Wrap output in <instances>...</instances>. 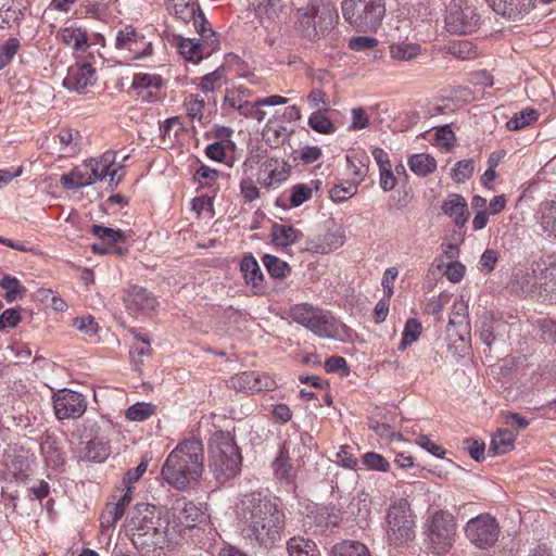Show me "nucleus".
Here are the masks:
<instances>
[{
    "mask_svg": "<svg viewBox=\"0 0 556 556\" xmlns=\"http://www.w3.org/2000/svg\"><path fill=\"white\" fill-rule=\"evenodd\" d=\"M60 182L66 189H78L91 185V181L87 180L86 174L81 170H73L67 175H62Z\"/></svg>",
    "mask_w": 556,
    "mask_h": 556,
    "instance_id": "47",
    "label": "nucleus"
},
{
    "mask_svg": "<svg viewBox=\"0 0 556 556\" xmlns=\"http://www.w3.org/2000/svg\"><path fill=\"white\" fill-rule=\"evenodd\" d=\"M301 232L291 225L274 224L270 230L273 242L277 247H288L293 244L301 237Z\"/></svg>",
    "mask_w": 556,
    "mask_h": 556,
    "instance_id": "23",
    "label": "nucleus"
},
{
    "mask_svg": "<svg viewBox=\"0 0 556 556\" xmlns=\"http://www.w3.org/2000/svg\"><path fill=\"white\" fill-rule=\"evenodd\" d=\"M263 263L274 278H285L290 273L289 264L277 256L266 254L263 256Z\"/></svg>",
    "mask_w": 556,
    "mask_h": 556,
    "instance_id": "42",
    "label": "nucleus"
},
{
    "mask_svg": "<svg viewBox=\"0 0 556 556\" xmlns=\"http://www.w3.org/2000/svg\"><path fill=\"white\" fill-rule=\"evenodd\" d=\"M85 168L87 180H90L91 185L94 184L97 180H102L104 177L108 176V170L100 166V164L97 163V160H90L88 163L85 164Z\"/></svg>",
    "mask_w": 556,
    "mask_h": 556,
    "instance_id": "64",
    "label": "nucleus"
},
{
    "mask_svg": "<svg viewBox=\"0 0 556 556\" xmlns=\"http://www.w3.org/2000/svg\"><path fill=\"white\" fill-rule=\"evenodd\" d=\"M337 18L338 14L331 8L324 5L320 9L315 3H309L296 11L298 29L309 39H315L332 28Z\"/></svg>",
    "mask_w": 556,
    "mask_h": 556,
    "instance_id": "7",
    "label": "nucleus"
},
{
    "mask_svg": "<svg viewBox=\"0 0 556 556\" xmlns=\"http://www.w3.org/2000/svg\"><path fill=\"white\" fill-rule=\"evenodd\" d=\"M115 48L128 51L131 60H140L152 54V43L131 25L118 29L115 36Z\"/></svg>",
    "mask_w": 556,
    "mask_h": 556,
    "instance_id": "12",
    "label": "nucleus"
},
{
    "mask_svg": "<svg viewBox=\"0 0 556 556\" xmlns=\"http://www.w3.org/2000/svg\"><path fill=\"white\" fill-rule=\"evenodd\" d=\"M344 20L358 31L376 30L384 16L382 0H343L341 4Z\"/></svg>",
    "mask_w": 556,
    "mask_h": 556,
    "instance_id": "6",
    "label": "nucleus"
},
{
    "mask_svg": "<svg viewBox=\"0 0 556 556\" xmlns=\"http://www.w3.org/2000/svg\"><path fill=\"white\" fill-rule=\"evenodd\" d=\"M248 96V89L239 88L236 90H228L224 98V104L239 111L243 102L247 100Z\"/></svg>",
    "mask_w": 556,
    "mask_h": 556,
    "instance_id": "58",
    "label": "nucleus"
},
{
    "mask_svg": "<svg viewBox=\"0 0 556 556\" xmlns=\"http://www.w3.org/2000/svg\"><path fill=\"white\" fill-rule=\"evenodd\" d=\"M187 114L191 118L201 119L204 110V100L190 94L185 101Z\"/></svg>",
    "mask_w": 556,
    "mask_h": 556,
    "instance_id": "60",
    "label": "nucleus"
},
{
    "mask_svg": "<svg viewBox=\"0 0 556 556\" xmlns=\"http://www.w3.org/2000/svg\"><path fill=\"white\" fill-rule=\"evenodd\" d=\"M448 53L460 60H469L477 55L473 45L469 41H459L451 45Z\"/></svg>",
    "mask_w": 556,
    "mask_h": 556,
    "instance_id": "51",
    "label": "nucleus"
},
{
    "mask_svg": "<svg viewBox=\"0 0 556 556\" xmlns=\"http://www.w3.org/2000/svg\"><path fill=\"white\" fill-rule=\"evenodd\" d=\"M224 72V67H218L216 71L205 75L201 80L202 91L213 92L216 88H219L222 86Z\"/></svg>",
    "mask_w": 556,
    "mask_h": 556,
    "instance_id": "56",
    "label": "nucleus"
},
{
    "mask_svg": "<svg viewBox=\"0 0 556 556\" xmlns=\"http://www.w3.org/2000/svg\"><path fill=\"white\" fill-rule=\"evenodd\" d=\"M162 78L159 75L152 74H135L131 83V87L134 89H142V88H161Z\"/></svg>",
    "mask_w": 556,
    "mask_h": 556,
    "instance_id": "49",
    "label": "nucleus"
},
{
    "mask_svg": "<svg viewBox=\"0 0 556 556\" xmlns=\"http://www.w3.org/2000/svg\"><path fill=\"white\" fill-rule=\"evenodd\" d=\"M306 328L320 338H336L338 333L336 318L319 308Z\"/></svg>",
    "mask_w": 556,
    "mask_h": 556,
    "instance_id": "19",
    "label": "nucleus"
},
{
    "mask_svg": "<svg viewBox=\"0 0 556 556\" xmlns=\"http://www.w3.org/2000/svg\"><path fill=\"white\" fill-rule=\"evenodd\" d=\"M475 169V162L471 159L468 160H462L457 162L452 169V178L456 182H464L468 180L473 173Z\"/></svg>",
    "mask_w": 556,
    "mask_h": 556,
    "instance_id": "48",
    "label": "nucleus"
},
{
    "mask_svg": "<svg viewBox=\"0 0 556 556\" xmlns=\"http://www.w3.org/2000/svg\"><path fill=\"white\" fill-rule=\"evenodd\" d=\"M493 10L509 17L529 11V3L526 0H486Z\"/></svg>",
    "mask_w": 556,
    "mask_h": 556,
    "instance_id": "29",
    "label": "nucleus"
},
{
    "mask_svg": "<svg viewBox=\"0 0 556 556\" xmlns=\"http://www.w3.org/2000/svg\"><path fill=\"white\" fill-rule=\"evenodd\" d=\"M110 450L106 442L99 439L90 440L86 447L84 459L88 462L101 463L108 458Z\"/></svg>",
    "mask_w": 556,
    "mask_h": 556,
    "instance_id": "37",
    "label": "nucleus"
},
{
    "mask_svg": "<svg viewBox=\"0 0 556 556\" xmlns=\"http://www.w3.org/2000/svg\"><path fill=\"white\" fill-rule=\"evenodd\" d=\"M480 14L467 0H452L445 15V27L448 33L466 35L478 29Z\"/></svg>",
    "mask_w": 556,
    "mask_h": 556,
    "instance_id": "8",
    "label": "nucleus"
},
{
    "mask_svg": "<svg viewBox=\"0 0 556 556\" xmlns=\"http://www.w3.org/2000/svg\"><path fill=\"white\" fill-rule=\"evenodd\" d=\"M308 126L318 134L330 135L336 131V126L325 114L324 110L314 111L307 121Z\"/></svg>",
    "mask_w": 556,
    "mask_h": 556,
    "instance_id": "35",
    "label": "nucleus"
},
{
    "mask_svg": "<svg viewBox=\"0 0 556 556\" xmlns=\"http://www.w3.org/2000/svg\"><path fill=\"white\" fill-rule=\"evenodd\" d=\"M53 408L59 420L76 419L84 415L87 402L81 393L70 389H62L52 396Z\"/></svg>",
    "mask_w": 556,
    "mask_h": 556,
    "instance_id": "11",
    "label": "nucleus"
},
{
    "mask_svg": "<svg viewBox=\"0 0 556 556\" xmlns=\"http://www.w3.org/2000/svg\"><path fill=\"white\" fill-rule=\"evenodd\" d=\"M515 434L509 430H498L491 440L489 454L502 455L514 448Z\"/></svg>",
    "mask_w": 556,
    "mask_h": 556,
    "instance_id": "30",
    "label": "nucleus"
},
{
    "mask_svg": "<svg viewBox=\"0 0 556 556\" xmlns=\"http://www.w3.org/2000/svg\"><path fill=\"white\" fill-rule=\"evenodd\" d=\"M91 232L111 248L117 242H125L127 239L126 233L121 229H113L102 225H93Z\"/></svg>",
    "mask_w": 556,
    "mask_h": 556,
    "instance_id": "33",
    "label": "nucleus"
},
{
    "mask_svg": "<svg viewBox=\"0 0 556 556\" xmlns=\"http://www.w3.org/2000/svg\"><path fill=\"white\" fill-rule=\"evenodd\" d=\"M421 325L415 319L410 318L406 321L402 340L399 344V350L404 351L413 342L417 341L420 336Z\"/></svg>",
    "mask_w": 556,
    "mask_h": 556,
    "instance_id": "45",
    "label": "nucleus"
},
{
    "mask_svg": "<svg viewBox=\"0 0 556 556\" xmlns=\"http://www.w3.org/2000/svg\"><path fill=\"white\" fill-rule=\"evenodd\" d=\"M0 286L5 290V300L14 302L22 299L26 294V288L21 285L20 280L10 275H4L0 281Z\"/></svg>",
    "mask_w": 556,
    "mask_h": 556,
    "instance_id": "39",
    "label": "nucleus"
},
{
    "mask_svg": "<svg viewBox=\"0 0 556 556\" xmlns=\"http://www.w3.org/2000/svg\"><path fill=\"white\" fill-rule=\"evenodd\" d=\"M253 382H255L254 371H244L229 379L231 388L244 392H252Z\"/></svg>",
    "mask_w": 556,
    "mask_h": 556,
    "instance_id": "50",
    "label": "nucleus"
},
{
    "mask_svg": "<svg viewBox=\"0 0 556 556\" xmlns=\"http://www.w3.org/2000/svg\"><path fill=\"white\" fill-rule=\"evenodd\" d=\"M312 198V188L304 184H298L293 186L290 204L293 207H298Z\"/></svg>",
    "mask_w": 556,
    "mask_h": 556,
    "instance_id": "57",
    "label": "nucleus"
},
{
    "mask_svg": "<svg viewBox=\"0 0 556 556\" xmlns=\"http://www.w3.org/2000/svg\"><path fill=\"white\" fill-rule=\"evenodd\" d=\"M290 468L291 466L289 464V452L283 446L279 451V454L274 462V469L278 477L287 478L289 476Z\"/></svg>",
    "mask_w": 556,
    "mask_h": 556,
    "instance_id": "59",
    "label": "nucleus"
},
{
    "mask_svg": "<svg viewBox=\"0 0 556 556\" xmlns=\"http://www.w3.org/2000/svg\"><path fill=\"white\" fill-rule=\"evenodd\" d=\"M21 17L22 10L16 5V0H0V28L11 27Z\"/></svg>",
    "mask_w": 556,
    "mask_h": 556,
    "instance_id": "31",
    "label": "nucleus"
},
{
    "mask_svg": "<svg viewBox=\"0 0 556 556\" xmlns=\"http://www.w3.org/2000/svg\"><path fill=\"white\" fill-rule=\"evenodd\" d=\"M204 453L202 442L188 439L179 443L167 456L161 475L176 490H186L197 481L204 469Z\"/></svg>",
    "mask_w": 556,
    "mask_h": 556,
    "instance_id": "2",
    "label": "nucleus"
},
{
    "mask_svg": "<svg viewBox=\"0 0 556 556\" xmlns=\"http://www.w3.org/2000/svg\"><path fill=\"white\" fill-rule=\"evenodd\" d=\"M40 451L47 465L58 469L64 465V454L59 440L51 434H46L40 443Z\"/></svg>",
    "mask_w": 556,
    "mask_h": 556,
    "instance_id": "20",
    "label": "nucleus"
},
{
    "mask_svg": "<svg viewBox=\"0 0 556 556\" xmlns=\"http://www.w3.org/2000/svg\"><path fill=\"white\" fill-rule=\"evenodd\" d=\"M174 520L187 528H193L205 521L204 513L191 501L186 497H177L170 507Z\"/></svg>",
    "mask_w": 556,
    "mask_h": 556,
    "instance_id": "14",
    "label": "nucleus"
},
{
    "mask_svg": "<svg viewBox=\"0 0 556 556\" xmlns=\"http://www.w3.org/2000/svg\"><path fill=\"white\" fill-rule=\"evenodd\" d=\"M169 521L161 510L148 503L138 504L129 519L132 544L141 551L164 548L170 541Z\"/></svg>",
    "mask_w": 556,
    "mask_h": 556,
    "instance_id": "3",
    "label": "nucleus"
},
{
    "mask_svg": "<svg viewBox=\"0 0 556 556\" xmlns=\"http://www.w3.org/2000/svg\"><path fill=\"white\" fill-rule=\"evenodd\" d=\"M344 243V236L340 231L326 232L323 236L321 243L318 249L321 253H328L340 248Z\"/></svg>",
    "mask_w": 556,
    "mask_h": 556,
    "instance_id": "52",
    "label": "nucleus"
},
{
    "mask_svg": "<svg viewBox=\"0 0 556 556\" xmlns=\"http://www.w3.org/2000/svg\"><path fill=\"white\" fill-rule=\"evenodd\" d=\"M478 333L481 341L491 348L494 340V320L491 316L485 315L480 319Z\"/></svg>",
    "mask_w": 556,
    "mask_h": 556,
    "instance_id": "55",
    "label": "nucleus"
},
{
    "mask_svg": "<svg viewBox=\"0 0 556 556\" xmlns=\"http://www.w3.org/2000/svg\"><path fill=\"white\" fill-rule=\"evenodd\" d=\"M539 213L543 231L556 239V199L542 203Z\"/></svg>",
    "mask_w": 556,
    "mask_h": 556,
    "instance_id": "28",
    "label": "nucleus"
},
{
    "mask_svg": "<svg viewBox=\"0 0 556 556\" xmlns=\"http://www.w3.org/2000/svg\"><path fill=\"white\" fill-rule=\"evenodd\" d=\"M456 532L454 516L445 510L435 511L429 520L427 535L431 548L440 554L453 545Z\"/></svg>",
    "mask_w": 556,
    "mask_h": 556,
    "instance_id": "9",
    "label": "nucleus"
},
{
    "mask_svg": "<svg viewBox=\"0 0 556 556\" xmlns=\"http://www.w3.org/2000/svg\"><path fill=\"white\" fill-rule=\"evenodd\" d=\"M279 2L280 0H253L251 5L260 24L265 28L269 29L273 26L274 33L280 31L278 24L279 20Z\"/></svg>",
    "mask_w": 556,
    "mask_h": 556,
    "instance_id": "17",
    "label": "nucleus"
},
{
    "mask_svg": "<svg viewBox=\"0 0 556 556\" xmlns=\"http://www.w3.org/2000/svg\"><path fill=\"white\" fill-rule=\"evenodd\" d=\"M124 303L131 315L148 314L157 306L155 296L147 289L138 286H131L125 291Z\"/></svg>",
    "mask_w": 556,
    "mask_h": 556,
    "instance_id": "13",
    "label": "nucleus"
},
{
    "mask_svg": "<svg viewBox=\"0 0 556 556\" xmlns=\"http://www.w3.org/2000/svg\"><path fill=\"white\" fill-rule=\"evenodd\" d=\"M317 307L309 304H296L290 309V316L296 324L306 328V325L312 321V317L315 316Z\"/></svg>",
    "mask_w": 556,
    "mask_h": 556,
    "instance_id": "44",
    "label": "nucleus"
},
{
    "mask_svg": "<svg viewBox=\"0 0 556 556\" xmlns=\"http://www.w3.org/2000/svg\"><path fill=\"white\" fill-rule=\"evenodd\" d=\"M242 456L235 438L225 431H216L210 440V468L219 481L236 477L241 470Z\"/></svg>",
    "mask_w": 556,
    "mask_h": 556,
    "instance_id": "4",
    "label": "nucleus"
},
{
    "mask_svg": "<svg viewBox=\"0 0 556 556\" xmlns=\"http://www.w3.org/2000/svg\"><path fill=\"white\" fill-rule=\"evenodd\" d=\"M255 382H253L252 393L270 391L277 388L276 381L266 374L254 371Z\"/></svg>",
    "mask_w": 556,
    "mask_h": 556,
    "instance_id": "62",
    "label": "nucleus"
},
{
    "mask_svg": "<svg viewBox=\"0 0 556 556\" xmlns=\"http://www.w3.org/2000/svg\"><path fill=\"white\" fill-rule=\"evenodd\" d=\"M240 268L247 283H251L253 287L261 285L263 281V274L253 256H244L241 261Z\"/></svg>",
    "mask_w": 556,
    "mask_h": 556,
    "instance_id": "32",
    "label": "nucleus"
},
{
    "mask_svg": "<svg viewBox=\"0 0 556 556\" xmlns=\"http://www.w3.org/2000/svg\"><path fill=\"white\" fill-rule=\"evenodd\" d=\"M96 71L89 63H84L76 67L68 70L67 76L63 80V86L71 91L85 93L88 87L92 86L96 81Z\"/></svg>",
    "mask_w": 556,
    "mask_h": 556,
    "instance_id": "15",
    "label": "nucleus"
},
{
    "mask_svg": "<svg viewBox=\"0 0 556 556\" xmlns=\"http://www.w3.org/2000/svg\"><path fill=\"white\" fill-rule=\"evenodd\" d=\"M260 173L263 175L261 184L270 188L286 181L290 175V166L277 157H268L260 165Z\"/></svg>",
    "mask_w": 556,
    "mask_h": 556,
    "instance_id": "16",
    "label": "nucleus"
},
{
    "mask_svg": "<svg viewBox=\"0 0 556 556\" xmlns=\"http://www.w3.org/2000/svg\"><path fill=\"white\" fill-rule=\"evenodd\" d=\"M356 192V186H348L344 187L342 185L333 186L330 191V198L332 201L337 203H342L346 201L348 199L352 198Z\"/></svg>",
    "mask_w": 556,
    "mask_h": 556,
    "instance_id": "61",
    "label": "nucleus"
},
{
    "mask_svg": "<svg viewBox=\"0 0 556 556\" xmlns=\"http://www.w3.org/2000/svg\"><path fill=\"white\" fill-rule=\"evenodd\" d=\"M287 549L290 556H320L315 542L303 536L291 538Z\"/></svg>",
    "mask_w": 556,
    "mask_h": 556,
    "instance_id": "26",
    "label": "nucleus"
},
{
    "mask_svg": "<svg viewBox=\"0 0 556 556\" xmlns=\"http://www.w3.org/2000/svg\"><path fill=\"white\" fill-rule=\"evenodd\" d=\"M132 488L128 486L124 495L114 505H108L101 515L102 527H114L115 523L123 517L126 507L131 502Z\"/></svg>",
    "mask_w": 556,
    "mask_h": 556,
    "instance_id": "22",
    "label": "nucleus"
},
{
    "mask_svg": "<svg viewBox=\"0 0 556 556\" xmlns=\"http://www.w3.org/2000/svg\"><path fill=\"white\" fill-rule=\"evenodd\" d=\"M363 463L371 470L387 472L390 468V463L382 455L375 452L365 453Z\"/></svg>",
    "mask_w": 556,
    "mask_h": 556,
    "instance_id": "54",
    "label": "nucleus"
},
{
    "mask_svg": "<svg viewBox=\"0 0 556 556\" xmlns=\"http://www.w3.org/2000/svg\"><path fill=\"white\" fill-rule=\"evenodd\" d=\"M178 48L180 54L188 61L199 62L203 59L204 47L194 39H181Z\"/></svg>",
    "mask_w": 556,
    "mask_h": 556,
    "instance_id": "41",
    "label": "nucleus"
},
{
    "mask_svg": "<svg viewBox=\"0 0 556 556\" xmlns=\"http://www.w3.org/2000/svg\"><path fill=\"white\" fill-rule=\"evenodd\" d=\"M378 45V40L374 37L357 36L353 37L349 41V48L353 51H365L375 48Z\"/></svg>",
    "mask_w": 556,
    "mask_h": 556,
    "instance_id": "63",
    "label": "nucleus"
},
{
    "mask_svg": "<svg viewBox=\"0 0 556 556\" xmlns=\"http://www.w3.org/2000/svg\"><path fill=\"white\" fill-rule=\"evenodd\" d=\"M331 556H369V552L361 542L343 541L332 547Z\"/></svg>",
    "mask_w": 556,
    "mask_h": 556,
    "instance_id": "34",
    "label": "nucleus"
},
{
    "mask_svg": "<svg viewBox=\"0 0 556 556\" xmlns=\"http://www.w3.org/2000/svg\"><path fill=\"white\" fill-rule=\"evenodd\" d=\"M416 516L405 498L393 502L386 514V538L390 545L404 546L415 538Z\"/></svg>",
    "mask_w": 556,
    "mask_h": 556,
    "instance_id": "5",
    "label": "nucleus"
},
{
    "mask_svg": "<svg viewBox=\"0 0 556 556\" xmlns=\"http://www.w3.org/2000/svg\"><path fill=\"white\" fill-rule=\"evenodd\" d=\"M540 296L549 302H556V265L541 270L539 276Z\"/></svg>",
    "mask_w": 556,
    "mask_h": 556,
    "instance_id": "24",
    "label": "nucleus"
},
{
    "mask_svg": "<svg viewBox=\"0 0 556 556\" xmlns=\"http://www.w3.org/2000/svg\"><path fill=\"white\" fill-rule=\"evenodd\" d=\"M167 10L182 22L189 23L200 7L193 0H167Z\"/></svg>",
    "mask_w": 556,
    "mask_h": 556,
    "instance_id": "25",
    "label": "nucleus"
},
{
    "mask_svg": "<svg viewBox=\"0 0 556 556\" xmlns=\"http://www.w3.org/2000/svg\"><path fill=\"white\" fill-rule=\"evenodd\" d=\"M62 40L77 51H86L88 48V34L81 28H65L62 31Z\"/></svg>",
    "mask_w": 556,
    "mask_h": 556,
    "instance_id": "36",
    "label": "nucleus"
},
{
    "mask_svg": "<svg viewBox=\"0 0 556 556\" xmlns=\"http://www.w3.org/2000/svg\"><path fill=\"white\" fill-rule=\"evenodd\" d=\"M465 532L472 544L480 548H488L497 541L500 526L491 515L481 514L467 522Z\"/></svg>",
    "mask_w": 556,
    "mask_h": 556,
    "instance_id": "10",
    "label": "nucleus"
},
{
    "mask_svg": "<svg viewBox=\"0 0 556 556\" xmlns=\"http://www.w3.org/2000/svg\"><path fill=\"white\" fill-rule=\"evenodd\" d=\"M237 516L243 536L252 543L271 548L281 540L285 514L262 493L245 494L237 506Z\"/></svg>",
    "mask_w": 556,
    "mask_h": 556,
    "instance_id": "1",
    "label": "nucleus"
},
{
    "mask_svg": "<svg viewBox=\"0 0 556 556\" xmlns=\"http://www.w3.org/2000/svg\"><path fill=\"white\" fill-rule=\"evenodd\" d=\"M510 285L514 291L540 295L539 277L534 275V271L517 269L514 273Z\"/></svg>",
    "mask_w": 556,
    "mask_h": 556,
    "instance_id": "21",
    "label": "nucleus"
},
{
    "mask_svg": "<svg viewBox=\"0 0 556 556\" xmlns=\"http://www.w3.org/2000/svg\"><path fill=\"white\" fill-rule=\"evenodd\" d=\"M420 53V46L416 43H397L390 46L392 59L400 61H409Z\"/></svg>",
    "mask_w": 556,
    "mask_h": 556,
    "instance_id": "43",
    "label": "nucleus"
},
{
    "mask_svg": "<svg viewBox=\"0 0 556 556\" xmlns=\"http://www.w3.org/2000/svg\"><path fill=\"white\" fill-rule=\"evenodd\" d=\"M538 117L539 113L536 110L527 108L519 113L514 114V116L506 123V127L511 131H516L535 122Z\"/></svg>",
    "mask_w": 556,
    "mask_h": 556,
    "instance_id": "40",
    "label": "nucleus"
},
{
    "mask_svg": "<svg viewBox=\"0 0 556 556\" xmlns=\"http://www.w3.org/2000/svg\"><path fill=\"white\" fill-rule=\"evenodd\" d=\"M408 166L417 176L426 177L435 170L437 161L430 154L418 153L408 159Z\"/></svg>",
    "mask_w": 556,
    "mask_h": 556,
    "instance_id": "27",
    "label": "nucleus"
},
{
    "mask_svg": "<svg viewBox=\"0 0 556 556\" xmlns=\"http://www.w3.org/2000/svg\"><path fill=\"white\" fill-rule=\"evenodd\" d=\"M443 213L451 217L454 224L462 228L468 220L467 202L465 198L458 193H451L442 203Z\"/></svg>",
    "mask_w": 556,
    "mask_h": 556,
    "instance_id": "18",
    "label": "nucleus"
},
{
    "mask_svg": "<svg viewBox=\"0 0 556 556\" xmlns=\"http://www.w3.org/2000/svg\"><path fill=\"white\" fill-rule=\"evenodd\" d=\"M20 47L16 38H9L0 46V70L4 68L14 58Z\"/></svg>",
    "mask_w": 556,
    "mask_h": 556,
    "instance_id": "53",
    "label": "nucleus"
},
{
    "mask_svg": "<svg viewBox=\"0 0 556 556\" xmlns=\"http://www.w3.org/2000/svg\"><path fill=\"white\" fill-rule=\"evenodd\" d=\"M291 134L292 130L288 131L285 126L274 127L267 124L263 129V138L271 148L285 144Z\"/></svg>",
    "mask_w": 556,
    "mask_h": 556,
    "instance_id": "38",
    "label": "nucleus"
},
{
    "mask_svg": "<svg viewBox=\"0 0 556 556\" xmlns=\"http://www.w3.org/2000/svg\"><path fill=\"white\" fill-rule=\"evenodd\" d=\"M155 413L151 403H136L126 410V417L132 421H143Z\"/></svg>",
    "mask_w": 556,
    "mask_h": 556,
    "instance_id": "46",
    "label": "nucleus"
}]
</instances>
